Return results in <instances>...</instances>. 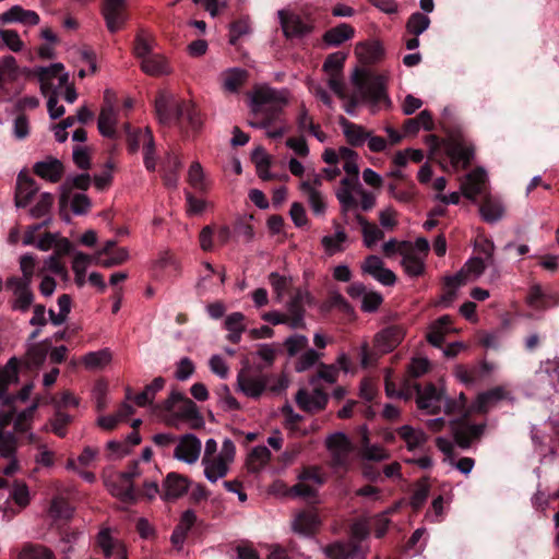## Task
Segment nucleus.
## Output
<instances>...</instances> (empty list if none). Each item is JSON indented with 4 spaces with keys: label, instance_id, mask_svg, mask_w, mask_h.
<instances>
[{
    "label": "nucleus",
    "instance_id": "obj_51",
    "mask_svg": "<svg viewBox=\"0 0 559 559\" xmlns=\"http://www.w3.org/2000/svg\"><path fill=\"white\" fill-rule=\"evenodd\" d=\"M10 497L20 508H25L28 506L29 493L27 484L22 481H14Z\"/></svg>",
    "mask_w": 559,
    "mask_h": 559
},
{
    "label": "nucleus",
    "instance_id": "obj_39",
    "mask_svg": "<svg viewBox=\"0 0 559 559\" xmlns=\"http://www.w3.org/2000/svg\"><path fill=\"white\" fill-rule=\"evenodd\" d=\"M91 260V257L82 253V251H79L73 258L72 270L75 274V283L80 287L85 284V273Z\"/></svg>",
    "mask_w": 559,
    "mask_h": 559
},
{
    "label": "nucleus",
    "instance_id": "obj_33",
    "mask_svg": "<svg viewBox=\"0 0 559 559\" xmlns=\"http://www.w3.org/2000/svg\"><path fill=\"white\" fill-rule=\"evenodd\" d=\"M19 559H56L51 549L44 545L26 544L23 546Z\"/></svg>",
    "mask_w": 559,
    "mask_h": 559
},
{
    "label": "nucleus",
    "instance_id": "obj_47",
    "mask_svg": "<svg viewBox=\"0 0 559 559\" xmlns=\"http://www.w3.org/2000/svg\"><path fill=\"white\" fill-rule=\"evenodd\" d=\"M346 56L343 51L332 52L323 62V71L331 74H341L344 69Z\"/></svg>",
    "mask_w": 559,
    "mask_h": 559
},
{
    "label": "nucleus",
    "instance_id": "obj_63",
    "mask_svg": "<svg viewBox=\"0 0 559 559\" xmlns=\"http://www.w3.org/2000/svg\"><path fill=\"white\" fill-rule=\"evenodd\" d=\"M269 283L273 287L278 299H281L284 296V294L287 292V288L289 286L287 276L281 275L277 272H272L269 275Z\"/></svg>",
    "mask_w": 559,
    "mask_h": 559
},
{
    "label": "nucleus",
    "instance_id": "obj_16",
    "mask_svg": "<svg viewBox=\"0 0 559 559\" xmlns=\"http://www.w3.org/2000/svg\"><path fill=\"white\" fill-rule=\"evenodd\" d=\"M182 168V163L178 156L173 152H167L165 158L162 160V180L167 188H176L179 180V174Z\"/></svg>",
    "mask_w": 559,
    "mask_h": 559
},
{
    "label": "nucleus",
    "instance_id": "obj_18",
    "mask_svg": "<svg viewBox=\"0 0 559 559\" xmlns=\"http://www.w3.org/2000/svg\"><path fill=\"white\" fill-rule=\"evenodd\" d=\"M321 521L317 511L301 510L297 512L293 521V531L302 535H311L318 530Z\"/></svg>",
    "mask_w": 559,
    "mask_h": 559
},
{
    "label": "nucleus",
    "instance_id": "obj_27",
    "mask_svg": "<svg viewBox=\"0 0 559 559\" xmlns=\"http://www.w3.org/2000/svg\"><path fill=\"white\" fill-rule=\"evenodd\" d=\"M96 545L103 550L105 557L109 558L117 555L119 559H128L126 550L121 545H117L109 531L104 530L97 534Z\"/></svg>",
    "mask_w": 559,
    "mask_h": 559
},
{
    "label": "nucleus",
    "instance_id": "obj_42",
    "mask_svg": "<svg viewBox=\"0 0 559 559\" xmlns=\"http://www.w3.org/2000/svg\"><path fill=\"white\" fill-rule=\"evenodd\" d=\"M55 198L52 194L45 192L39 195V199L37 200L35 206H33L29 210V214L33 218H41L46 217V215L49 214L52 205H53Z\"/></svg>",
    "mask_w": 559,
    "mask_h": 559
},
{
    "label": "nucleus",
    "instance_id": "obj_15",
    "mask_svg": "<svg viewBox=\"0 0 559 559\" xmlns=\"http://www.w3.org/2000/svg\"><path fill=\"white\" fill-rule=\"evenodd\" d=\"M7 285L13 288L15 295L14 308L27 311L31 307L34 295L29 289L27 281H21V277L12 276L8 278Z\"/></svg>",
    "mask_w": 559,
    "mask_h": 559
},
{
    "label": "nucleus",
    "instance_id": "obj_20",
    "mask_svg": "<svg viewBox=\"0 0 559 559\" xmlns=\"http://www.w3.org/2000/svg\"><path fill=\"white\" fill-rule=\"evenodd\" d=\"M117 110L110 103H105L103 106L97 121L98 131L102 135L110 139L117 136Z\"/></svg>",
    "mask_w": 559,
    "mask_h": 559
},
{
    "label": "nucleus",
    "instance_id": "obj_37",
    "mask_svg": "<svg viewBox=\"0 0 559 559\" xmlns=\"http://www.w3.org/2000/svg\"><path fill=\"white\" fill-rule=\"evenodd\" d=\"M155 142L151 129H146L144 133L143 162L148 171L156 170Z\"/></svg>",
    "mask_w": 559,
    "mask_h": 559
},
{
    "label": "nucleus",
    "instance_id": "obj_49",
    "mask_svg": "<svg viewBox=\"0 0 559 559\" xmlns=\"http://www.w3.org/2000/svg\"><path fill=\"white\" fill-rule=\"evenodd\" d=\"M110 352L108 349H100L96 352H90L84 356V364L87 368H103L105 364L110 360Z\"/></svg>",
    "mask_w": 559,
    "mask_h": 559
},
{
    "label": "nucleus",
    "instance_id": "obj_45",
    "mask_svg": "<svg viewBox=\"0 0 559 559\" xmlns=\"http://www.w3.org/2000/svg\"><path fill=\"white\" fill-rule=\"evenodd\" d=\"M429 489L430 486L425 479L416 484L411 495V506L413 509L418 510L423 508L426 499L429 496Z\"/></svg>",
    "mask_w": 559,
    "mask_h": 559
},
{
    "label": "nucleus",
    "instance_id": "obj_53",
    "mask_svg": "<svg viewBox=\"0 0 559 559\" xmlns=\"http://www.w3.org/2000/svg\"><path fill=\"white\" fill-rule=\"evenodd\" d=\"M415 185L409 183L407 188L401 189L396 183H389V191L393 195L394 199L403 202L404 204H408L415 198Z\"/></svg>",
    "mask_w": 559,
    "mask_h": 559
},
{
    "label": "nucleus",
    "instance_id": "obj_23",
    "mask_svg": "<svg viewBox=\"0 0 559 559\" xmlns=\"http://www.w3.org/2000/svg\"><path fill=\"white\" fill-rule=\"evenodd\" d=\"M141 471L139 468V461L133 460L130 461L127 465L126 471L119 472L117 474L119 480H121L124 485H127V490L124 496L128 500H138L139 495L136 488L134 486V480L139 477Z\"/></svg>",
    "mask_w": 559,
    "mask_h": 559
},
{
    "label": "nucleus",
    "instance_id": "obj_10",
    "mask_svg": "<svg viewBox=\"0 0 559 559\" xmlns=\"http://www.w3.org/2000/svg\"><path fill=\"white\" fill-rule=\"evenodd\" d=\"M177 403L181 404L179 407V415L183 419L190 420L195 417L197 412H199L194 401L178 391H173L167 399L162 401L160 407L165 412H173Z\"/></svg>",
    "mask_w": 559,
    "mask_h": 559
},
{
    "label": "nucleus",
    "instance_id": "obj_25",
    "mask_svg": "<svg viewBox=\"0 0 559 559\" xmlns=\"http://www.w3.org/2000/svg\"><path fill=\"white\" fill-rule=\"evenodd\" d=\"M355 36V27L347 23H342L329 28L323 34V40L330 46H341Z\"/></svg>",
    "mask_w": 559,
    "mask_h": 559
},
{
    "label": "nucleus",
    "instance_id": "obj_5",
    "mask_svg": "<svg viewBox=\"0 0 559 559\" xmlns=\"http://www.w3.org/2000/svg\"><path fill=\"white\" fill-rule=\"evenodd\" d=\"M100 13L105 20V26L110 34H117L124 28L130 19L128 0H103Z\"/></svg>",
    "mask_w": 559,
    "mask_h": 559
},
{
    "label": "nucleus",
    "instance_id": "obj_52",
    "mask_svg": "<svg viewBox=\"0 0 559 559\" xmlns=\"http://www.w3.org/2000/svg\"><path fill=\"white\" fill-rule=\"evenodd\" d=\"M308 344L309 338L300 334H295L286 337V342L284 343L289 357H295L296 355H298L300 349L306 348Z\"/></svg>",
    "mask_w": 559,
    "mask_h": 559
},
{
    "label": "nucleus",
    "instance_id": "obj_19",
    "mask_svg": "<svg viewBox=\"0 0 559 559\" xmlns=\"http://www.w3.org/2000/svg\"><path fill=\"white\" fill-rule=\"evenodd\" d=\"M492 371V364L483 360L472 368L459 367L456 369V377L465 384H473L485 379Z\"/></svg>",
    "mask_w": 559,
    "mask_h": 559
},
{
    "label": "nucleus",
    "instance_id": "obj_41",
    "mask_svg": "<svg viewBox=\"0 0 559 559\" xmlns=\"http://www.w3.org/2000/svg\"><path fill=\"white\" fill-rule=\"evenodd\" d=\"M304 193L308 194V203L316 214H322L325 211V203L319 190L314 189L309 182L301 185Z\"/></svg>",
    "mask_w": 559,
    "mask_h": 559
},
{
    "label": "nucleus",
    "instance_id": "obj_64",
    "mask_svg": "<svg viewBox=\"0 0 559 559\" xmlns=\"http://www.w3.org/2000/svg\"><path fill=\"white\" fill-rule=\"evenodd\" d=\"M320 358L317 350L309 348L301 355L296 364V371L302 372L312 367Z\"/></svg>",
    "mask_w": 559,
    "mask_h": 559
},
{
    "label": "nucleus",
    "instance_id": "obj_60",
    "mask_svg": "<svg viewBox=\"0 0 559 559\" xmlns=\"http://www.w3.org/2000/svg\"><path fill=\"white\" fill-rule=\"evenodd\" d=\"M402 265L404 267V271L411 276L421 275L425 269L421 260L412 254L406 255L402 259Z\"/></svg>",
    "mask_w": 559,
    "mask_h": 559
},
{
    "label": "nucleus",
    "instance_id": "obj_3",
    "mask_svg": "<svg viewBox=\"0 0 559 559\" xmlns=\"http://www.w3.org/2000/svg\"><path fill=\"white\" fill-rule=\"evenodd\" d=\"M155 111L162 123L173 121L181 123L186 121L193 130L201 126L199 115L189 100H170L165 95L159 94L155 98Z\"/></svg>",
    "mask_w": 559,
    "mask_h": 559
},
{
    "label": "nucleus",
    "instance_id": "obj_44",
    "mask_svg": "<svg viewBox=\"0 0 559 559\" xmlns=\"http://www.w3.org/2000/svg\"><path fill=\"white\" fill-rule=\"evenodd\" d=\"M251 32V26L249 19L241 17L237 21H234L229 25V43L231 46H236L238 44V39L240 36L247 35Z\"/></svg>",
    "mask_w": 559,
    "mask_h": 559
},
{
    "label": "nucleus",
    "instance_id": "obj_38",
    "mask_svg": "<svg viewBox=\"0 0 559 559\" xmlns=\"http://www.w3.org/2000/svg\"><path fill=\"white\" fill-rule=\"evenodd\" d=\"M431 21L423 12H413L406 23L407 32L414 36H419L427 29Z\"/></svg>",
    "mask_w": 559,
    "mask_h": 559
},
{
    "label": "nucleus",
    "instance_id": "obj_62",
    "mask_svg": "<svg viewBox=\"0 0 559 559\" xmlns=\"http://www.w3.org/2000/svg\"><path fill=\"white\" fill-rule=\"evenodd\" d=\"M71 211L74 214L83 215L86 214L92 207V200L85 194H74L71 200Z\"/></svg>",
    "mask_w": 559,
    "mask_h": 559
},
{
    "label": "nucleus",
    "instance_id": "obj_28",
    "mask_svg": "<svg viewBox=\"0 0 559 559\" xmlns=\"http://www.w3.org/2000/svg\"><path fill=\"white\" fill-rule=\"evenodd\" d=\"M51 345L50 338H45L40 343L32 344L26 350L27 368L41 365L46 360Z\"/></svg>",
    "mask_w": 559,
    "mask_h": 559
},
{
    "label": "nucleus",
    "instance_id": "obj_59",
    "mask_svg": "<svg viewBox=\"0 0 559 559\" xmlns=\"http://www.w3.org/2000/svg\"><path fill=\"white\" fill-rule=\"evenodd\" d=\"M195 371L194 362L188 358L183 357L177 362V368L175 371V377L179 381H186L192 376Z\"/></svg>",
    "mask_w": 559,
    "mask_h": 559
},
{
    "label": "nucleus",
    "instance_id": "obj_58",
    "mask_svg": "<svg viewBox=\"0 0 559 559\" xmlns=\"http://www.w3.org/2000/svg\"><path fill=\"white\" fill-rule=\"evenodd\" d=\"M527 305L535 309L547 308L546 296L539 285H534L530 288V293L526 297Z\"/></svg>",
    "mask_w": 559,
    "mask_h": 559
},
{
    "label": "nucleus",
    "instance_id": "obj_61",
    "mask_svg": "<svg viewBox=\"0 0 559 559\" xmlns=\"http://www.w3.org/2000/svg\"><path fill=\"white\" fill-rule=\"evenodd\" d=\"M288 495L302 498H314L318 496V489L306 481L299 480L288 489Z\"/></svg>",
    "mask_w": 559,
    "mask_h": 559
},
{
    "label": "nucleus",
    "instance_id": "obj_26",
    "mask_svg": "<svg viewBox=\"0 0 559 559\" xmlns=\"http://www.w3.org/2000/svg\"><path fill=\"white\" fill-rule=\"evenodd\" d=\"M479 213L486 223L492 224L503 218L504 207L500 200L485 197L479 206Z\"/></svg>",
    "mask_w": 559,
    "mask_h": 559
},
{
    "label": "nucleus",
    "instance_id": "obj_43",
    "mask_svg": "<svg viewBox=\"0 0 559 559\" xmlns=\"http://www.w3.org/2000/svg\"><path fill=\"white\" fill-rule=\"evenodd\" d=\"M326 447L330 451H338L340 453H350L352 443L344 432H336L326 439Z\"/></svg>",
    "mask_w": 559,
    "mask_h": 559
},
{
    "label": "nucleus",
    "instance_id": "obj_56",
    "mask_svg": "<svg viewBox=\"0 0 559 559\" xmlns=\"http://www.w3.org/2000/svg\"><path fill=\"white\" fill-rule=\"evenodd\" d=\"M383 302V296L377 292H366L361 299V310L365 312H376Z\"/></svg>",
    "mask_w": 559,
    "mask_h": 559
},
{
    "label": "nucleus",
    "instance_id": "obj_48",
    "mask_svg": "<svg viewBox=\"0 0 559 559\" xmlns=\"http://www.w3.org/2000/svg\"><path fill=\"white\" fill-rule=\"evenodd\" d=\"M272 453L269 448L265 445L254 447L250 454V462L252 465V469L259 471L271 460Z\"/></svg>",
    "mask_w": 559,
    "mask_h": 559
},
{
    "label": "nucleus",
    "instance_id": "obj_4",
    "mask_svg": "<svg viewBox=\"0 0 559 559\" xmlns=\"http://www.w3.org/2000/svg\"><path fill=\"white\" fill-rule=\"evenodd\" d=\"M353 84L358 88L361 97L373 106H379L381 103L390 104V97L380 76L369 79L366 71L356 69L353 74Z\"/></svg>",
    "mask_w": 559,
    "mask_h": 559
},
{
    "label": "nucleus",
    "instance_id": "obj_11",
    "mask_svg": "<svg viewBox=\"0 0 559 559\" xmlns=\"http://www.w3.org/2000/svg\"><path fill=\"white\" fill-rule=\"evenodd\" d=\"M201 447V441L195 435H183L174 450V457L187 463H194L200 456Z\"/></svg>",
    "mask_w": 559,
    "mask_h": 559
},
{
    "label": "nucleus",
    "instance_id": "obj_50",
    "mask_svg": "<svg viewBox=\"0 0 559 559\" xmlns=\"http://www.w3.org/2000/svg\"><path fill=\"white\" fill-rule=\"evenodd\" d=\"M124 132L127 134V148L130 153L139 151V146L142 143L144 145V132L139 129H133L130 123L124 124Z\"/></svg>",
    "mask_w": 559,
    "mask_h": 559
},
{
    "label": "nucleus",
    "instance_id": "obj_22",
    "mask_svg": "<svg viewBox=\"0 0 559 559\" xmlns=\"http://www.w3.org/2000/svg\"><path fill=\"white\" fill-rule=\"evenodd\" d=\"M340 123L343 127V134L350 146H362L370 136V132L366 131L365 127L348 121L344 116L341 118Z\"/></svg>",
    "mask_w": 559,
    "mask_h": 559
},
{
    "label": "nucleus",
    "instance_id": "obj_34",
    "mask_svg": "<svg viewBox=\"0 0 559 559\" xmlns=\"http://www.w3.org/2000/svg\"><path fill=\"white\" fill-rule=\"evenodd\" d=\"M504 395L506 393L502 386H495L489 391L479 394L473 408L479 413H485L487 412L490 403L502 400Z\"/></svg>",
    "mask_w": 559,
    "mask_h": 559
},
{
    "label": "nucleus",
    "instance_id": "obj_17",
    "mask_svg": "<svg viewBox=\"0 0 559 559\" xmlns=\"http://www.w3.org/2000/svg\"><path fill=\"white\" fill-rule=\"evenodd\" d=\"M404 336L403 330L400 325H389L376 336L377 349L382 353H389L399 346Z\"/></svg>",
    "mask_w": 559,
    "mask_h": 559
},
{
    "label": "nucleus",
    "instance_id": "obj_9",
    "mask_svg": "<svg viewBox=\"0 0 559 559\" xmlns=\"http://www.w3.org/2000/svg\"><path fill=\"white\" fill-rule=\"evenodd\" d=\"M190 481L187 476L170 472L166 475L162 485V499L175 500L187 493Z\"/></svg>",
    "mask_w": 559,
    "mask_h": 559
},
{
    "label": "nucleus",
    "instance_id": "obj_14",
    "mask_svg": "<svg viewBox=\"0 0 559 559\" xmlns=\"http://www.w3.org/2000/svg\"><path fill=\"white\" fill-rule=\"evenodd\" d=\"M33 171L44 180L57 183L61 180L64 167L60 159L48 156L46 159L35 163Z\"/></svg>",
    "mask_w": 559,
    "mask_h": 559
},
{
    "label": "nucleus",
    "instance_id": "obj_13",
    "mask_svg": "<svg viewBox=\"0 0 559 559\" xmlns=\"http://www.w3.org/2000/svg\"><path fill=\"white\" fill-rule=\"evenodd\" d=\"M296 401L298 407L306 412H320L325 408L329 396L322 388H314L312 394L300 389L297 392Z\"/></svg>",
    "mask_w": 559,
    "mask_h": 559
},
{
    "label": "nucleus",
    "instance_id": "obj_57",
    "mask_svg": "<svg viewBox=\"0 0 559 559\" xmlns=\"http://www.w3.org/2000/svg\"><path fill=\"white\" fill-rule=\"evenodd\" d=\"M0 37L3 44L13 51H21L24 47L19 34L11 28H0Z\"/></svg>",
    "mask_w": 559,
    "mask_h": 559
},
{
    "label": "nucleus",
    "instance_id": "obj_31",
    "mask_svg": "<svg viewBox=\"0 0 559 559\" xmlns=\"http://www.w3.org/2000/svg\"><path fill=\"white\" fill-rule=\"evenodd\" d=\"M337 230L334 236H323L321 238V246L324 248L325 253L329 255L335 254L337 251H344L343 243L347 240V235L343 229H340L338 224L334 223Z\"/></svg>",
    "mask_w": 559,
    "mask_h": 559
},
{
    "label": "nucleus",
    "instance_id": "obj_29",
    "mask_svg": "<svg viewBox=\"0 0 559 559\" xmlns=\"http://www.w3.org/2000/svg\"><path fill=\"white\" fill-rule=\"evenodd\" d=\"M396 433L404 440L408 450L423 447L427 442V436L421 430L412 428L411 425H403L396 430Z\"/></svg>",
    "mask_w": 559,
    "mask_h": 559
},
{
    "label": "nucleus",
    "instance_id": "obj_35",
    "mask_svg": "<svg viewBox=\"0 0 559 559\" xmlns=\"http://www.w3.org/2000/svg\"><path fill=\"white\" fill-rule=\"evenodd\" d=\"M49 514L55 520H70L72 508L69 501L62 497H55L50 501Z\"/></svg>",
    "mask_w": 559,
    "mask_h": 559
},
{
    "label": "nucleus",
    "instance_id": "obj_2",
    "mask_svg": "<svg viewBox=\"0 0 559 559\" xmlns=\"http://www.w3.org/2000/svg\"><path fill=\"white\" fill-rule=\"evenodd\" d=\"M287 104L285 90L257 86L251 93V117L249 123L255 128H266L280 119Z\"/></svg>",
    "mask_w": 559,
    "mask_h": 559
},
{
    "label": "nucleus",
    "instance_id": "obj_46",
    "mask_svg": "<svg viewBox=\"0 0 559 559\" xmlns=\"http://www.w3.org/2000/svg\"><path fill=\"white\" fill-rule=\"evenodd\" d=\"M72 417L58 408L53 418L50 420L52 432L61 438L64 437L67 435V426L70 425Z\"/></svg>",
    "mask_w": 559,
    "mask_h": 559
},
{
    "label": "nucleus",
    "instance_id": "obj_24",
    "mask_svg": "<svg viewBox=\"0 0 559 559\" xmlns=\"http://www.w3.org/2000/svg\"><path fill=\"white\" fill-rule=\"evenodd\" d=\"M359 546L355 543L334 542L323 548V554L329 559H353L356 557Z\"/></svg>",
    "mask_w": 559,
    "mask_h": 559
},
{
    "label": "nucleus",
    "instance_id": "obj_36",
    "mask_svg": "<svg viewBox=\"0 0 559 559\" xmlns=\"http://www.w3.org/2000/svg\"><path fill=\"white\" fill-rule=\"evenodd\" d=\"M141 69L151 75H162L167 72V63L162 56L151 55L141 61Z\"/></svg>",
    "mask_w": 559,
    "mask_h": 559
},
{
    "label": "nucleus",
    "instance_id": "obj_8",
    "mask_svg": "<svg viewBox=\"0 0 559 559\" xmlns=\"http://www.w3.org/2000/svg\"><path fill=\"white\" fill-rule=\"evenodd\" d=\"M20 360L10 358L3 368H0V403L2 406H12V399L9 397L8 389L11 384L19 382Z\"/></svg>",
    "mask_w": 559,
    "mask_h": 559
},
{
    "label": "nucleus",
    "instance_id": "obj_7",
    "mask_svg": "<svg viewBox=\"0 0 559 559\" xmlns=\"http://www.w3.org/2000/svg\"><path fill=\"white\" fill-rule=\"evenodd\" d=\"M39 187L27 170H22L16 177L14 191V204L16 207L25 209L32 202Z\"/></svg>",
    "mask_w": 559,
    "mask_h": 559
},
{
    "label": "nucleus",
    "instance_id": "obj_30",
    "mask_svg": "<svg viewBox=\"0 0 559 559\" xmlns=\"http://www.w3.org/2000/svg\"><path fill=\"white\" fill-rule=\"evenodd\" d=\"M355 219L361 226L366 247L370 248L374 246L377 241L384 237V233L380 230L379 226L369 223L366 217L361 216V214H356Z\"/></svg>",
    "mask_w": 559,
    "mask_h": 559
},
{
    "label": "nucleus",
    "instance_id": "obj_1",
    "mask_svg": "<svg viewBox=\"0 0 559 559\" xmlns=\"http://www.w3.org/2000/svg\"><path fill=\"white\" fill-rule=\"evenodd\" d=\"M416 391V404L418 408L436 414L444 407L447 414H459V418L450 421V428L459 447L467 449L473 440L479 439L485 431L486 424H469L471 412L475 411L474 405L468 408V399L464 393L459 395L457 400L447 399L444 394L435 386L433 383L421 388L420 384L414 385Z\"/></svg>",
    "mask_w": 559,
    "mask_h": 559
},
{
    "label": "nucleus",
    "instance_id": "obj_12",
    "mask_svg": "<svg viewBox=\"0 0 559 559\" xmlns=\"http://www.w3.org/2000/svg\"><path fill=\"white\" fill-rule=\"evenodd\" d=\"M237 382L240 392L253 399L260 397L267 385V379L264 374L250 376L243 369L239 371Z\"/></svg>",
    "mask_w": 559,
    "mask_h": 559
},
{
    "label": "nucleus",
    "instance_id": "obj_40",
    "mask_svg": "<svg viewBox=\"0 0 559 559\" xmlns=\"http://www.w3.org/2000/svg\"><path fill=\"white\" fill-rule=\"evenodd\" d=\"M38 408V402H34L33 405L27 407L14 416L13 429L16 432H26L29 429V421L33 419L35 412Z\"/></svg>",
    "mask_w": 559,
    "mask_h": 559
},
{
    "label": "nucleus",
    "instance_id": "obj_32",
    "mask_svg": "<svg viewBox=\"0 0 559 559\" xmlns=\"http://www.w3.org/2000/svg\"><path fill=\"white\" fill-rule=\"evenodd\" d=\"M249 73L243 69H230L224 74V86L229 93H237L248 80Z\"/></svg>",
    "mask_w": 559,
    "mask_h": 559
},
{
    "label": "nucleus",
    "instance_id": "obj_55",
    "mask_svg": "<svg viewBox=\"0 0 559 559\" xmlns=\"http://www.w3.org/2000/svg\"><path fill=\"white\" fill-rule=\"evenodd\" d=\"M284 32L286 36H302L310 32V27L307 23L300 19H292L283 22Z\"/></svg>",
    "mask_w": 559,
    "mask_h": 559
},
{
    "label": "nucleus",
    "instance_id": "obj_54",
    "mask_svg": "<svg viewBox=\"0 0 559 559\" xmlns=\"http://www.w3.org/2000/svg\"><path fill=\"white\" fill-rule=\"evenodd\" d=\"M205 475L209 481L215 483L218 477H223L227 474V463L223 460L206 463Z\"/></svg>",
    "mask_w": 559,
    "mask_h": 559
},
{
    "label": "nucleus",
    "instance_id": "obj_21",
    "mask_svg": "<svg viewBox=\"0 0 559 559\" xmlns=\"http://www.w3.org/2000/svg\"><path fill=\"white\" fill-rule=\"evenodd\" d=\"M486 182V173L481 169L467 174L466 180L462 183V194L468 200L476 201L481 193Z\"/></svg>",
    "mask_w": 559,
    "mask_h": 559
},
{
    "label": "nucleus",
    "instance_id": "obj_6",
    "mask_svg": "<svg viewBox=\"0 0 559 559\" xmlns=\"http://www.w3.org/2000/svg\"><path fill=\"white\" fill-rule=\"evenodd\" d=\"M445 153L454 167L461 164L464 169L468 168L474 158V147L459 136H450L447 140Z\"/></svg>",
    "mask_w": 559,
    "mask_h": 559
}]
</instances>
